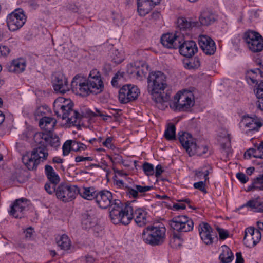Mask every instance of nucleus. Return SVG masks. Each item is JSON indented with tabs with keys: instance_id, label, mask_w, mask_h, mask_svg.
Instances as JSON below:
<instances>
[{
	"instance_id": "obj_45",
	"label": "nucleus",
	"mask_w": 263,
	"mask_h": 263,
	"mask_svg": "<svg viewBox=\"0 0 263 263\" xmlns=\"http://www.w3.org/2000/svg\"><path fill=\"white\" fill-rule=\"evenodd\" d=\"M72 140H67L62 146L63 154L64 156L68 155L72 150Z\"/></svg>"
},
{
	"instance_id": "obj_55",
	"label": "nucleus",
	"mask_w": 263,
	"mask_h": 263,
	"mask_svg": "<svg viewBox=\"0 0 263 263\" xmlns=\"http://www.w3.org/2000/svg\"><path fill=\"white\" fill-rule=\"evenodd\" d=\"M236 177L242 183H245L249 180V178L245 174L241 172L237 173Z\"/></svg>"
},
{
	"instance_id": "obj_31",
	"label": "nucleus",
	"mask_w": 263,
	"mask_h": 263,
	"mask_svg": "<svg viewBox=\"0 0 263 263\" xmlns=\"http://www.w3.org/2000/svg\"><path fill=\"white\" fill-rule=\"evenodd\" d=\"M38 145L39 146L36 148H34L31 152L40 163L41 162H44L47 159L48 156V153L47 148L45 146Z\"/></svg>"
},
{
	"instance_id": "obj_42",
	"label": "nucleus",
	"mask_w": 263,
	"mask_h": 263,
	"mask_svg": "<svg viewBox=\"0 0 263 263\" xmlns=\"http://www.w3.org/2000/svg\"><path fill=\"white\" fill-rule=\"evenodd\" d=\"M200 65V61L198 58L191 59L189 62L184 63V67L189 69H195L198 68Z\"/></svg>"
},
{
	"instance_id": "obj_32",
	"label": "nucleus",
	"mask_w": 263,
	"mask_h": 263,
	"mask_svg": "<svg viewBox=\"0 0 263 263\" xmlns=\"http://www.w3.org/2000/svg\"><path fill=\"white\" fill-rule=\"evenodd\" d=\"M84 199L88 200H91L95 199L96 196V191L93 187H84L78 188V194Z\"/></svg>"
},
{
	"instance_id": "obj_22",
	"label": "nucleus",
	"mask_w": 263,
	"mask_h": 263,
	"mask_svg": "<svg viewBox=\"0 0 263 263\" xmlns=\"http://www.w3.org/2000/svg\"><path fill=\"white\" fill-rule=\"evenodd\" d=\"M163 46L167 48H177L181 42V37L172 33L164 34L161 38Z\"/></svg>"
},
{
	"instance_id": "obj_63",
	"label": "nucleus",
	"mask_w": 263,
	"mask_h": 263,
	"mask_svg": "<svg viewBox=\"0 0 263 263\" xmlns=\"http://www.w3.org/2000/svg\"><path fill=\"white\" fill-rule=\"evenodd\" d=\"M236 259L235 263H243V259L240 252H237L236 254Z\"/></svg>"
},
{
	"instance_id": "obj_1",
	"label": "nucleus",
	"mask_w": 263,
	"mask_h": 263,
	"mask_svg": "<svg viewBox=\"0 0 263 263\" xmlns=\"http://www.w3.org/2000/svg\"><path fill=\"white\" fill-rule=\"evenodd\" d=\"M71 86L73 92L82 96L98 95L104 89L101 74L97 69L91 70L87 78L81 74L76 75L71 81Z\"/></svg>"
},
{
	"instance_id": "obj_29",
	"label": "nucleus",
	"mask_w": 263,
	"mask_h": 263,
	"mask_svg": "<svg viewBox=\"0 0 263 263\" xmlns=\"http://www.w3.org/2000/svg\"><path fill=\"white\" fill-rule=\"evenodd\" d=\"M153 189V186L141 185L135 184L133 185V187L128 188L127 194L133 198H137L139 197V194H143Z\"/></svg>"
},
{
	"instance_id": "obj_9",
	"label": "nucleus",
	"mask_w": 263,
	"mask_h": 263,
	"mask_svg": "<svg viewBox=\"0 0 263 263\" xmlns=\"http://www.w3.org/2000/svg\"><path fill=\"white\" fill-rule=\"evenodd\" d=\"M26 16L23 10L18 9L9 14L7 17V24L9 29L15 31L20 29L25 23Z\"/></svg>"
},
{
	"instance_id": "obj_40",
	"label": "nucleus",
	"mask_w": 263,
	"mask_h": 263,
	"mask_svg": "<svg viewBox=\"0 0 263 263\" xmlns=\"http://www.w3.org/2000/svg\"><path fill=\"white\" fill-rule=\"evenodd\" d=\"M257 190H263V180L260 177L254 179L252 183L249 185L247 190V192Z\"/></svg>"
},
{
	"instance_id": "obj_11",
	"label": "nucleus",
	"mask_w": 263,
	"mask_h": 263,
	"mask_svg": "<svg viewBox=\"0 0 263 263\" xmlns=\"http://www.w3.org/2000/svg\"><path fill=\"white\" fill-rule=\"evenodd\" d=\"M170 227L178 232H186L193 229V222L187 216L181 215L174 217L170 221Z\"/></svg>"
},
{
	"instance_id": "obj_20",
	"label": "nucleus",
	"mask_w": 263,
	"mask_h": 263,
	"mask_svg": "<svg viewBox=\"0 0 263 263\" xmlns=\"http://www.w3.org/2000/svg\"><path fill=\"white\" fill-rule=\"evenodd\" d=\"M53 86L55 91L64 93L69 90L66 78L61 73L55 74L53 79Z\"/></svg>"
},
{
	"instance_id": "obj_62",
	"label": "nucleus",
	"mask_w": 263,
	"mask_h": 263,
	"mask_svg": "<svg viewBox=\"0 0 263 263\" xmlns=\"http://www.w3.org/2000/svg\"><path fill=\"white\" fill-rule=\"evenodd\" d=\"M114 20L115 23L117 25H121L122 23V17L120 14H117L114 17Z\"/></svg>"
},
{
	"instance_id": "obj_28",
	"label": "nucleus",
	"mask_w": 263,
	"mask_h": 263,
	"mask_svg": "<svg viewBox=\"0 0 263 263\" xmlns=\"http://www.w3.org/2000/svg\"><path fill=\"white\" fill-rule=\"evenodd\" d=\"M22 161L24 165L29 170H35L40 164L39 160H37L32 152L24 155L22 157Z\"/></svg>"
},
{
	"instance_id": "obj_13",
	"label": "nucleus",
	"mask_w": 263,
	"mask_h": 263,
	"mask_svg": "<svg viewBox=\"0 0 263 263\" xmlns=\"http://www.w3.org/2000/svg\"><path fill=\"white\" fill-rule=\"evenodd\" d=\"M179 139L181 144L190 156L195 155V154H201L203 153L197 150L196 140L190 134L184 132L181 135H180Z\"/></svg>"
},
{
	"instance_id": "obj_39",
	"label": "nucleus",
	"mask_w": 263,
	"mask_h": 263,
	"mask_svg": "<svg viewBox=\"0 0 263 263\" xmlns=\"http://www.w3.org/2000/svg\"><path fill=\"white\" fill-rule=\"evenodd\" d=\"M197 23L188 22L186 18L182 17L178 19L177 24L181 30H185L192 27L197 26Z\"/></svg>"
},
{
	"instance_id": "obj_6",
	"label": "nucleus",
	"mask_w": 263,
	"mask_h": 263,
	"mask_svg": "<svg viewBox=\"0 0 263 263\" xmlns=\"http://www.w3.org/2000/svg\"><path fill=\"white\" fill-rule=\"evenodd\" d=\"M194 104V99L192 92L183 90L176 93L170 105L174 110L186 111L193 106Z\"/></svg>"
},
{
	"instance_id": "obj_41",
	"label": "nucleus",
	"mask_w": 263,
	"mask_h": 263,
	"mask_svg": "<svg viewBox=\"0 0 263 263\" xmlns=\"http://www.w3.org/2000/svg\"><path fill=\"white\" fill-rule=\"evenodd\" d=\"M175 126L172 123H169L164 133V136L168 140H172L175 138Z\"/></svg>"
},
{
	"instance_id": "obj_8",
	"label": "nucleus",
	"mask_w": 263,
	"mask_h": 263,
	"mask_svg": "<svg viewBox=\"0 0 263 263\" xmlns=\"http://www.w3.org/2000/svg\"><path fill=\"white\" fill-rule=\"evenodd\" d=\"M243 39L252 52H258L263 50V38L257 32L248 31L245 33Z\"/></svg>"
},
{
	"instance_id": "obj_7",
	"label": "nucleus",
	"mask_w": 263,
	"mask_h": 263,
	"mask_svg": "<svg viewBox=\"0 0 263 263\" xmlns=\"http://www.w3.org/2000/svg\"><path fill=\"white\" fill-rule=\"evenodd\" d=\"M140 93L137 86L126 84L122 86L119 91L118 98L120 103L126 104L136 100Z\"/></svg>"
},
{
	"instance_id": "obj_12",
	"label": "nucleus",
	"mask_w": 263,
	"mask_h": 263,
	"mask_svg": "<svg viewBox=\"0 0 263 263\" xmlns=\"http://www.w3.org/2000/svg\"><path fill=\"white\" fill-rule=\"evenodd\" d=\"M78 191V187L76 185H61L56 191V196L62 201L68 202L76 198Z\"/></svg>"
},
{
	"instance_id": "obj_2",
	"label": "nucleus",
	"mask_w": 263,
	"mask_h": 263,
	"mask_svg": "<svg viewBox=\"0 0 263 263\" xmlns=\"http://www.w3.org/2000/svg\"><path fill=\"white\" fill-rule=\"evenodd\" d=\"M167 87L166 76L164 73L160 71L149 73L147 78V91L156 103H162L169 100V96L162 95V91Z\"/></svg>"
},
{
	"instance_id": "obj_35",
	"label": "nucleus",
	"mask_w": 263,
	"mask_h": 263,
	"mask_svg": "<svg viewBox=\"0 0 263 263\" xmlns=\"http://www.w3.org/2000/svg\"><path fill=\"white\" fill-rule=\"evenodd\" d=\"M45 173L48 179L53 183H58L60 182V177L55 173L53 168L49 165L45 166Z\"/></svg>"
},
{
	"instance_id": "obj_54",
	"label": "nucleus",
	"mask_w": 263,
	"mask_h": 263,
	"mask_svg": "<svg viewBox=\"0 0 263 263\" xmlns=\"http://www.w3.org/2000/svg\"><path fill=\"white\" fill-rule=\"evenodd\" d=\"M114 51V54H115V56L114 57L113 60H114L115 62L121 63L123 60L122 53L120 52L118 50H115Z\"/></svg>"
},
{
	"instance_id": "obj_10",
	"label": "nucleus",
	"mask_w": 263,
	"mask_h": 263,
	"mask_svg": "<svg viewBox=\"0 0 263 263\" xmlns=\"http://www.w3.org/2000/svg\"><path fill=\"white\" fill-rule=\"evenodd\" d=\"M34 140L37 145L50 146L57 148L60 146V140L58 136L51 134L36 133L34 135Z\"/></svg>"
},
{
	"instance_id": "obj_27",
	"label": "nucleus",
	"mask_w": 263,
	"mask_h": 263,
	"mask_svg": "<svg viewBox=\"0 0 263 263\" xmlns=\"http://www.w3.org/2000/svg\"><path fill=\"white\" fill-rule=\"evenodd\" d=\"M263 73L260 69L257 68L255 70L248 71L246 78L250 84H257L263 77Z\"/></svg>"
},
{
	"instance_id": "obj_24",
	"label": "nucleus",
	"mask_w": 263,
	"mask_h": 263,
	"mask_svg": "<svg viewBox=\"0 0 263 263\" xmlns=\"http://www.w3.org/2000/svg\"><path fill=\"white\" fill-rule=\"evenodd\" d=\"M97 219L92 211H87L82 214V226L86 230L90 229L97 224Z\"/></svg>"
},
{
	"instance_id": "obj_15",
	"label": "nucleus",
	"mask_w": 263,
	"mask_h": 263,
	"mask_svg": "<svg viewBox=\"0 0 263 263\" xmlns=\"http://www.w3.org/2000/svg\"><path fill=\"white\" fill-rule=\"evenodd\" d=\"M261 233L253 228H248L245 231L243 242L246 246L252 248L254 247L261 239Z\"/></svg>"
},
{
	"instance_id": "obj_44",
	"label": "nucleus",
	"mask_w": 263,
	"mask_h": 263,
	"mask_svg": "<svg viewBox=\"0 0 263 263\" xmlns=\"http://www.w3.org/2000/svg\"><path fill=\"white\" fill-rule=\"evenodd\" d=\"M72 151L74 152H81L87 148V146L86 145L76 140H72Z\"/></svg>"
},
{
	"instance_id": "obj_56",
	"label": "nucleus",
	"mask_w": 263,
	"mask_h": 263,
	"mask_svg": "<svg viewBox=\"0 0 263 263\" xmlns=\"http://www.w3.org/2000/svg\"><path fill=\"white\" fill-rule=\"evenodd\" d=\"M93 160V158L92 157H83L78 156L76 157L75 161L77 162H80L84 161H91Z\"/></svg>"
},
{
	"instance_id": "obj_26",
	"label": "nucleus",
	"mask_w": 263,
	"mask_h": 263,
	"mask_svg": "<svg viewBox=\"0 0 263 263\" xmlns=\"http://www.w3.org/2000/svg\"><path fill=\"white\" fill-rule=\"evenodd\" d=\"M26 66V60L23 58H18L8 65L7 69L10 72L19 73L24 71Z\"/></svg>"
},
{
	"instance_id": "obj_59",
	"label": "nucleus",
	"mask_w": 263,
	"mask_h": 263,
	"mask_svg": "<svg viewBox=\"0 0 263 263\" xmlns=\"http://www.w3.org/2000/svg\"><path fill=\"white\" fill-rule=\"evenodd\" d=\"M218 232L220 238L224 239L228 236V233L227 231L222 229H218Z\"/></svg>"
},
{
	"instance_id": "obj_57",
	"label": "nucleus",
	"mask_w": 263,
	"mask_h": 263,
	"mask_svg": "<svg viewBox=\"0 0 263 263\" xmlns=\"http://www.w3.org/2000/svg\"><path fill=\"white\" fill-rule=\"evenodd\" d=\"M259 205L258 201L255 200H250L246 203V206L251 207L254 209H257Z\"/></svg>"
},
{
	"instance_id": "obj_30",
	"label": "nucleus",
	"mask_w": 263,
	"mask_h": 263,
	"mask_svg": "<svg viewBox=\"0 0 263 263\" xmlns=\"http://www.w3.org/2000/svg\"><path fill=\"white\" fill-rule=\"evenodd\" d=\"M57 121L51 117H44L42 118L39 122L40 127L47 131L50 133L54 128Z\"/></svg>"
},
{
	"instance_id": "obj_46",
	"label": "nucleus",
	"mask_w": 263,
	"mask_h": 263,
	"mask_svg": "<svg viewBox=\"0 0 263 263\" xmlns=\"http://www.w3.org/2000/svg\"><path fill=\"white\" fill-rule=\"evenodd\" d=\"M24 239L27 241H30L32 239L33 234L34 233V229L32 227H30L24 230Z\"/></svg>"
},
{
	"instance_id": "obj_33",
	"label": "nucleus",
	"mask_w": 263,
	"mask_h": 263,
	"mask_svg": "<svg viewBox=\"0 0 263 263\" xmlns=\"http://www.w3.org/2000/svg\"><path fill=\"white\" fill-rule=\"evenodd\" d=\"M221 253L219 255V259L222 263H229L234 258L233 254L229 247L222 246L221 247Z\"/></svg>"
},
{
	"instance_id": "obj_36",
	"label": "nucleus",
	"mask_w": 263,
	"mask_h": 263,
	"mask_svg": "<svg viewBox=\"0 0 263 263\" xmlns=\"http://www.w3.org/2000/svg\"><path fill=\"white\" fill-rule=\"evenodd\" d=\"M149 0H137L138 11L141 16H145L151 11Z\"/></svg>"
},
{
	"instance_id": "obj_51",
	"label": "nucleus",
	"mask_w": 263,
	"mask_h": 263,
	"mask_svg": "<svg viewBox=\"0 0 263 263\" xmlns=\"http://www.w3.org/2000/svg\"><path fill=\"white\" fill-rule=\"evenodd\" d=\"M206 182V181H199V182H195L194 183V187L196 189H198L200 191H201V192H202L203 193H206V189H205V182Z\"/></svg>"
},
{
	"instance_id": "obj_53",
	"label": "nucleus",
	"mask_w": 263,
	"mask_h": 263,
	"mask_svg": "<svg viewBox=\"0 0 263 263\" xmlns=\"http://www.w3.org/2000/svg\"><path fill=\"white\" fill-rule=\"evenodd\" d=\"M91 115L93 116H100L103 120H107L108 118H111L110 116L104 114L102 111L98 109H96V112H91Z\"/></svg>"
},
{
	"instance_id": "obj_52",
	"label": "nucleus",
	"mask_w": 263,
	"mask_h": 263,
	"mask_svg": "<svg viewBox=\"0 0 263 263\" xmlns=\"http://www.w3.org/2000/svg\"><path fill=\"white\" fill-rule=\"evenodd\" d=\"M58 183H53V182H50L46 183L45 185V189L46 192L49 194H52L55 191V185Z\"/></svg>"
},
{
	"instance_id": "obj_49",
	"label": "nucleus",
	"mask_w": 263,
	"mask_h": 263,
	"mask_svg": "<svg viewBox=\"0 0 263 263\" xmlns=\"http://www.w3.org/2000/svg\"><path fill=\"white\" fill-rule=\"evenodd\" d=\"M114 138L112 137H108L102 142V145L110 149H114L115 147L113 144Z\"/></svg>"
},
{
	"instance_id": "obj_43",
	"label": "nucleus",
	"mask_w": 263,
	"mask_h": 263,
	"mask_svg": "<svg viewBox=\"0 0 263 263\" xmlns=\"http://www.w3.org/2000/svg\"><path fill=\"white\" fill-rule=\"evenodd\" d=\"M182 240L181 238L176 235H173L170 241V244L173 248L178 249L182 243Z\"/></svg>"
},
{
	"instance_id": "obj_17",
	"label": "nucleus",
	"mask_w": 263,
	"mask_h": 263,
	"mask_svg": "<svg viewBox=\"0 0 263 263\" xmlns=\"http://www.w3.org/2000/svg\"><path fill=\"white\" fill-rule=\"evenodd\" d=\"M198 44L203 52L207 55L213 54L216 51V47L215 42L208 35H199Z\"/></svg>"
},
{
	"instance_id": "obj_61",
	"label": "nucleus",
	"mask_w": 263,
	"mask_h": 263,
	"mask_svg": "<svg viewBox=\"0 0 263 263\" xmlns=\"http://www.w3.org/2000/svg\"><path fill=\"white\" fill-rule=\"evenodd\" d=\"M164 171L162 167L160 165H158L156 167L155 170V176L157 177H158Z\"/></svg>"
},
{
	"instance_id": "obj_16",
	"label": "nucleus",
	"mask_w": 263,
	"mask_h": 263,
	"mask_svg": "<svg viewBox=\"0 0 263 263\" xmlns=\"http://www.w3.org/2000/svg\"><path fill=\"white\" fill-rule=\"evenodd\" d=\"M28 205L26 199H16L11 205L9 214L15 218H21L24 216V211Z\"/></svg>"
},
{
	"instance_id": "obj_4",
	"label": "nucleus",
	"mask_w": 263,
	"mask_h": 263,
	"mask_svg": "<svg viewBox=\"0 0 263 263\" xmlns=\"http://www.w3.org/2000/svg\"><path fill=\"white\" fill-rule=\"evenodd\" d=\"M110 217L114 224H128L133 219V209L129 205L124 206L119 200H115L111 205Z\"/></svg>"
},
{
	"instance_id": "obj_64",
	"label": "nucleus",
	"mask_w": 263,
	"mask_h": 263,
	"mask_svg": "<svg viewBox=\"0 0 263 263\" xmlns=\"http://www.w3.org/2000/svg\"><path fill=\"white\" fill-rule=\"evenodd\" d=\"M173 208L176 210H184L185 209L186 206L183 203H176L173 205Z\"/></svg>"
},
{
	"instance_id": "obj_48",
	"label": "nucleus",
	"mask_w": 263,
	"mask_h": 263,
	"mask_svg": "<svg viewBox=\"0 0 263 263\" xmlns=\"http://www.w3.org/2000/svg\"><path fill=\"white\" fill-rule=\"evenodd\" d=\"M143 169L144 173L148 176L152 175L154 173V166L148 163H144L143 165Z\"/></svg>"
},
{
	"instance_id": "obj_47",
	"label": "nucleus",
	"mask_w": 263,
	"mask_h": 263,
	"mask_svg": "<svg viewBox=\"0 0 263 263\" xmlns=\"http://www.w3.org/2000/svg\"><path fill=\"white\" fill-rule=\"evenodd\" d=\"M254 151L255 158L263 159V141L257 146L256 150H251L250 152Z\"/></svg>"
},
{
	"instance_id": "obj_58",
	"label": "nucleus",
	"mask_w": 263,
	"mask_h": 263,
	"mask_svg": "<svg viewBox=\"0 0 263 263\" xmlns=\"http://www.w3.org/2000/svg\"><path fill=\"white\" fill-rule=\"evenodd\" d=\"M9 49L6 46H0V55L6 56L9 53Z\"/></svg>"
},
{
	"instance_id": "obj_37",
	"label": "nucleus",
	"mask_w": 263,
	"mask_h": 263,
	"mask_svg": "<svg viewBox=\"0 0 263 263\" xmlns=\"http://www.w3.org/2000/svg\"><path fill=\"white\" fill-rule=\"evenodd\" d=\"M212 168L210 165H205L202 167L195 171V176L198 179H201L203 176L205 181H208L209 179L208 176L211 172Z\"/></svg>"
},
{
	"instance_id": "obj_38",
	"label": "nucleus",
	"mask_w": 263,
	"mask_h": 263,
	"mask_svg": "<svg viewBox=\"0 0 263 263\" xmlns=\"http://www.w3.org/2000/svg\"><path fill=\"white\" fill-rule=\"evenodd\" d=\"M256 95L259 99L256 103L257 108L263 111V82L258 85L256 89Z\"/></svg>"
},
{
	"instance_id": "obj_19",
	"label": "nucleus",
	"mask_w": 263,
	"mask_h": 263,
	"mask_svg": "<svg viewBox=\"0 0 263 263\" xmlns=\"http://www.w3.org/2000/svg\"><path fill=\"white\" fill-rule=\"evenodd\" d=\"M95 201L98 205L102 209H106L114 203L112 195L110 192L103 190L97 193Z\"/></svg>"
},
{
	"instance_id": "obj_14",
	"label": "nucleus",
	"mask_w": 263,
	"mask_h": 263,
	"mask_svg": "<svg viewBox=\"0 0 263 263\" xmlns=\"http://www.w3.org/2000/svg\"><path fill=\"white\" fill-rule=\"evenodd\" d=\"M240 124L243 130L246 129L247 133L258 131L262 126V122L255 116L250 117L248 115L244 116L242 117Z\"/></svg>"
},
{
	"instance_id": "obj_23",
	"label": "nucleus",
	"mask_w": 263,
	"mask_h": 263,
	"mask_svg": "<svg viewBox=\"0 0 263 263\" xmlns=\"http://www.w3.org/2000/svg\"><path fill=\"white\" fill-rule=\"evenodd\" d=\"M133 218L139 227H143L146 225L150 220L151 218L147 212L144 209L138 208L133 212Z\"/></svg>"
},
{
	"instance_id": "obj_34",
	"label": "nucleus",
	"mask_w": 263,
	"mask_h": 263,
	"mask_svg": "<svg viewBox=\"0 0 263 263\" xmlns=\"http://www.w3.org/2000/svg\"><path fill=\"white\" fill-rule=\"evenodd\" d=\"M199 20L201 25L208 26L215 22V16L210 11H203L201 13Z\"/></svg>"
},
{
	"instance_id": "obj_21",
	"label": "nucleus",
	"mask_w": 263,
	"mask_h": 263,
	"mask_svg": "<svg viewBox=\"0 0 263 263\" xmlns=\"http://www.w3.org/2000/svg\"><path fill=\"white\" fill-rule=\"evenodd\" d=\"M199 233L201 239L206 245H210L213 242V229L206 222H201L199 225Z\"/></svg>"
},
{
	"instance_id": "obj_60",
	"label": "nucleus",
	"mask_w": 263,
	"mask_h": 263,
	"mask_svg": "<svg viewBox=\"0 0 263 263\" xmlns=\"http://www.w3.org/2000/svg\"><path fill=\"white\" fill-rule=\"evenodd\" d=\"M122 77V76L120 73H117L116 75L113 77L111 80V84L114 86H117L118 85L117 81L118 80Z\"/></svg>"
},
{
	"instance_id": "obj_18",
	"label": "nucleus",
	"mask_w": 263,
	"mask_h": 263,
	"mask_svg": "<svg viewBox=\"0 0 263 263\" xmlns=\"http://www.w3.org/2000/svg\"><path fill=\"white\" fill-rule=\"evenodd\" d=\"M178 48H179L180 53L186 57H192L198 51L197 45L194 41H186L182 42L181 39Z\"/></svg>"
},
{
	"instance_id": "obj_5",
	"label": "nucleus",
	"mask_w": 263,
	"mask_h": 263,
	"mask_svg": "<svg viewBox=\"0 0 263 263\" xmlns=\"http://www.w3.org/2000/svg\"><path fill=\"white\" fill-rule=\"evenodd\" d=\"M166 228L163 224L148 226L142 232L143 241L152 245L162 244L165 239Z\"/></svg>"
},
{
	"instance_id": "obj_50",
	"label": "nucleus",
	"mask_w": 263,
	"mask_h": 263,
	"mask_svg": "<svg viewBox=\"0 0 263 263\" xmlns=\"http://www.w3.org/2000/svg\"><path fill=\"white\" fill-rule=\"evenodd\" d=\"M134 77H136L137 79L141 78L143 75V71L140 68H136L132 67L130 71H129Z\"/></svg>"
},
{
	"instance_id": "obj_25",
	"label": "nucleus",
	"mask_w": 263,
	"mask_h": 263,
	"mask_svg": "<svg viewBox=\"0 0 263 263\" xmlns=\"http://www.w3.org/2000/svg\"><path fill=\"white\" fill-rule=\"evenodd\" d=\"M56 243L60 250L66 252H69L73 247L71 239L65 234L58 236L56 238Z\"/></svg>"
},
{
	"instance_id": "obj_3",
	"label": "nucleus",
	"mask_w": 263,
	"mask_h": 263,
	"mask_svg": "<svg viewBox=\"0 0 263 263\" xmlns=\"http://www.w3.org/2000/svg\"><path fill=\"white\" fill-rule=\"evenodd\" d=\"M53 106L57 116L66 120L67 123L74 124L80 119V114L73 109V104L70 99L59 97L55 100Z\"/></svg>"
}]
</instances>
